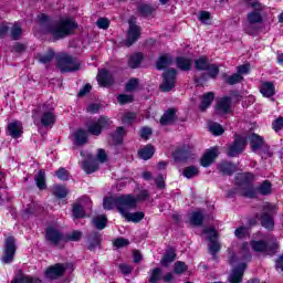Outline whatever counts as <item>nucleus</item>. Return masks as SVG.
<instances>
[{"instance_id": "nucleus-1", "label": "nucleus", "mask_w": 283, "mask_h": 283, "mask_svg": "<svg viewBox=\"0 0 283 283\" xmlns=\"http://www.w3.org/2000/svg\"><path fill=\"white\" fill-rule=\"evenodd\" d=\"M103 207L107 211H112L115 207L124 218L129 211H134L138 207V199L134 195L111 196L104 198Z\"/></svg>"}, {"instance_id": "nucleus-2", "label": "nucleus", "mask_w": 283, "mask_h": 283, "mask_svg": "<svg viewBox=\"0 0 283 283\" xmlns=\"http://www.w3.org/2000/svg\"><path fill=\"white\" fill-rule=\"evenodd\" d=\"M76 28H78V23H76L72 18H66L49 24L45 28V31L53 35L54 39L59 40L65 39V36H70V34H74V30H76Z\"/></svg>"}, {"instance_id": "nucleus-3", "label": "nucleus", "mask_w": 283, "mask_h": 283, "mask_svg": "<svg viewBox=\"0 0 283 283\" xmlns=\"http://www.w3.org/2000/svg\"><path fill=\"white\" fill-rule=\"evenodd\" d=\"M56 67L62 74H67L70 72H78L81 70V61L78 59L67 54L61 53L55 59Z\"/></svg>"}, {"instance_id": "nucleus-4", "label": "nucleus", "mask_w": 283, "mask_h": 283, "mask_svg": "<svg viewBox=\"0 0 283 283\" xmlns=\"http://www.w3.org/2000/svg\"><path fill=\"white\" fill-rule=\"evenodd\" d=\"M255 176L251 172H244L237 177V185H239L240 196L243 198H255V188H253V180Z\"/></svg>"}, {"instance_id": "nucleus-5", "label": "nucleus", "mask_w": 283, "mask_h": 283, "mask_svg": "<svg viewBox=\"0 0 283 283\" xmlns=\"http://www.w3.org/2000/svg\"><path fill=\"white\" fill-rule=\"evenodd\" d=\"M277 213V207L272 203H264L262 207V213L259 217L261 227L264 229H273L275 227V221H273V216Z\"/></svg>"}, {"instance_id": "nucleus-6", "label": "nucleus", "mask_w": 283, "mask_h": 283, "mask_svg": "<svg viewBox=\"0 0 283 283\" xmlns=\"http://www.w3.org/2000/svg\"><path fill=\"white\" fill-rule=\"evenodd\" d=\"M250 147L254 154L261 150V155L265 156V158H271L273 153H271V148L266 143H264V138L255 133L249 136Z\"/></svg>"}, {"instance_id": "nucleus-7", "label": "nucleus", "mask_w": 283, "mask_h": 283, "mask_svg": "<svg viewBox=\"0 0 283 283\" xmlns=\"http://www.w3.org/2000/svg\"><path fill=\"white\" fill-rule=\"evenodd\" d=\"M252 11H250L247 15L248 23H254L260 24L264 21L262 18V12H264V4H262L260 1L254 0L250 3Z\"/></svg>"}, {"instance_id": "nucleus-8", "label": "nucleus", "mask_w": 283, "mask_h": 283, "mask_svg": "<svg viewBox=\"0 0 283 283\" xmlns=\"http://www.w3.org/2000/svg\"><path fill=\"white\" fill-rule=\"evenodd\" d=\"M45 240L46 242H50L52 247L63 249L61 242H65V237H63V233L59 229L51 226L45 229Z\"/></svg>"}, {"instance_id": "nucleus-9", "label": "nucleus", "mask_w": 283, "mask_h": 283, "mask_svg": "<svg viewBox=\"0 0 283 283\" xmlns=\"http://www.w3.org/2000/svg\"><path fill=\"white\" fill-rule=\"evenodd\" d=\"M244 149H247V138L235 136L234 143L230 144L228 148V156L230 158H235V156H240Z\"/></svg>"}, {"instance_id": "nucleus-10", "label": "nucleus", "mask_w": 283, "mask_h": 283, "mask_svg": "<svg viewBox=\"0 0 283 283\" xmlns=\"http://www.w3.org/2000/svg\"><path fill=\"white\" fill-rule=\"evenodd\" d=\"M17 253V245L14 244V239L12 237L7 238L4 243V254L2 255L3 264H10L14 260V254Z\"/></svg>"}, {"instance_id": "nucleus-11", "label": "nucleus", "mask_w": 283, "mask_h": 283, "mask_svg": "<svg viewBox=\"0 0 283 283\" xmlns=\"http://www.w3.org/2000/svg\"><path fill=\"white\" fill-rule=\"evenodd\" d=\"M41 123L43 127H52L54 123H56V115L54 114V108L48 106V104H44L41 108Z\"/></svg>"}, {"instance_id": "nucleus-12", "label": "nucleus", "mask_w": 283, "mask_h": 283, "mask_svg": "<svg viewBox=\"0 0 283 283\" xmlns=\"http://www.w3.org/2000/svg\"><path fill=\"white\" fill-rule=\"evenodd\" d=\"M159 87L161 92H171L176 87V69H170L164 73V82Z\"/></svg>"}, {"instance_id": "nucleus-13", "label": "nucleus", "mask_w": 283, "mask_h": 283, "mask_svg": "<svg viewBox=\"0 0 283 283\" xmlns=\"http://www.w3.org/2000/svg\"><path fill=\"white\" fill-rule=\"evenodd\" d=\"M129 28L127 33V39L125 41V45L127 48H132L138 39H140V27L136 25V22L134 20H129Z\"/></svg>"}, {"instance_id": "nucleus-14", "label": "nucleus", "mask_w": 283, "mask_h": 283, "mask_svg": "<svg viewBox=\"0 0 283 283\" xmlns=\"http://www.w3.org/2000/svg\"><path fill=\"white\" fill-rule=\"evenodd\" d=\"M107 127H109V118L99 117L97 122L88 126L87 132L92 134V136H101L103 129H107Z\"/></svg>"}, {"instance_id": "nucleus-15", "label": "nucleus", "mask_w": 283, "mask_h": 283, "mask_svg": "<svg viewBox=\"0 0 283 283\" xmlns=\"http://www.w3.org/2000/svg\"><path fill=\"white\" fill-rule=\"evenodd\" d=\"M65 271H67V266L63 263H57L45 271V276L49 280H59V277L64 275Z\"/></svg>"}, {"instance_id": "nucleus-16", "label": "nucleus", "mask_w": 283, "mask_h": 283, "mask_svg": "<svg viewBox=\"0 0 283 283\" xmlns=\"http://www.w3.org/2000/svg\"><path fill=\"white\" fill-rule=\"evenodd\" d=\"M247 270V264L241 263L238 268H234L229 275L230 283H242V277H244V271Z\"/></svg>"}, {"instance_id": "nucleus-17", "label": "nucleus", "mask_w": 283, "mask_h": 283, "mask_svg": "<svg viewBox=\"0 0 283 283\" xmlns=\"http://www.w3.org/2000/svg\"><path fill=\"white\" fill-rule=\"evenodd\" d=\"M97 82L101 87H109V85H114V75L107 70H102L97 74Z\"/></svg>"}, {"instance_id": "nucleus-18", "label": "nucleus", "mask_w": 283, "mask_h": 283, "mask_svg": "<svg viewBox=\"0 0 283 283\" xmlns=\"http://www.w3.org/2000/svg\"><path fill=\"white\" fill-rule=\"evenodd\" d=\"M82 169L86 174H94V171H98V160L88 154L87 159L82 163Z\"/></svg>"}, {"instance_id": "nucleus-19", "label": "nucleus", "mask_w": 283, "mask_h": 283, "mask_svg": "<svg viewBox=\"0 0 283 283\" xmlns=\"http://www.w3.org/2000/svg\"><path fill=\"white\" fill-rule=\"evenodd\" d=\"M9 136L11 138H21L23 134V124L19 120H14L8 125Z\"/></svg>"}, {"instance_id": "nucleus-20", "label": "nucleus", "mask_w": 283, "mask_h": 283, "mask_svg": "<svg viewBox=\"0 0 283 283\" xmlns=\"http://www.w3.org/2000/svg\"><path fill=\"white\" fill-rule=\"evenodd\" d=\"M217 114H229V111L231 109V97H222L217 102Z\"/></svg>"}, {"instance_id": "nucleus-21", "label": "nucleus", "mask_w": 283, "mask_h": 283, "mask_svg": "<svg viewBox=\"0 0 283 283\" xmlns=\"http://www.w3.org/2000/svg\"><path fill=\"white\" fill-rule=\"evenodd\" d=\"M218 158V148L209 149L201 158V167H209Z\"/></svg>"}, {"instance_id": "nucleus-22", "label": "nucleus", "mask_w": 283, "mask_h": 283, "mask_svg": "<svg viewBox=\"0 0 283 283\" xmlns=\"http://www.w3.org/2000/svg\"><path fill=\"white\" fill-rule=\"evenodd\" d=\"M88 251H95L96 250V247H101V242H102V239H101V233L96 232V231H92L90 234H88Z\"/></svg>"}, {"instance_id": "nucleus-23", "label": "nucleus", "mask_w": 283, "mask_h": 283, "mask_svg": "<svg viewBox=\"0 0 283 283\" xmlns=\"http://www.w3.org/2000/svg\"><path fill=\"white\" fill-rule=\"evenodd\" d=\"M178 117L176 116V108H169L164 113L159 123L163 126L171 125Z\"/></svg>"}, {"instance_id": "nucleus-24", "label": "nucleus", "mask_w": 283, "mask_h": 283, "mask_svg": "<svg viewBox=\"0 0 283 283\" xmlns=\"http://www.w3.org/2000/svg\"><path fill=\"white\" fill-rule=\"evenodd\" d=\"M216 98V93L208 92L202 95L201 97V105L199 106L201 112H207V108L211 107V103H213V99Z\"/></svg>"}, {"instance_id": "nucleus-25", "label": "nucleus", "mask_w": 283, "mask_h": 283, "mask_svg": "<svg viewBox=\"0 0 283 283\" xmlns=\"http://www.w3.org/2000/svg\"><path fill=\"white\" fill-rule=\"evenodd\" d=\"M260 92L266 98H271V96H275V85L273 82H263L261 84Z\"/></svg>"}, {"instance_id": "nucleus-26", "label": "nucleus", "mask_w": 283, "mask_h": 283, "mask_svg": "<svg viewBox=\"0 0 283 283\" xmlns=\"http://www.w3.org/2000/svg\"><path fill=\"white\" fill-rule=\"evenodd\" d=\"M219 171L223 174V176H231L238 171V166L229 161H223L219 165Z\"/></svg>"}, {"instance_id": "nucleus-27", "label": "nucleus", "mask_w": 283, "mask_h": 283, "mask_svg": "<svg viewBox=\"0 0 283 283\" xmlns=\"http://www.w3.org/2000/svg\"><path fill=\"white\" fill-rule=\"evenodd\" d=\"M156 154V148L153 145H146L144 148L139 149L138 156L142 160H149Z\"/></svg>"}, {"instance_id": "nucleus-28", "label": "nucleus", "mask_w": 283, "mask_h": 283, "mask_svg": "<svg viewBox=\"0 0 283 283\" xmlns=\"http://www.w3.org/2000/svg\"><path fill=\"white\" fill-rule=\"evenodd\" d=\"M74 143L78 146L87 145V130L82 128L77 129L74 133Z\"/></svg>"}, {"instance_id": "nucleus-29", "label": "nucleus", "mask_w": 283, "mask_h": 283, "mask_svg": "<svg viewBox=\"0 0 283 283\" xmlns=\"http://www.w3.org/2000/svg\"><path fill=\"white\" fill-rule=\"evenodd\" d=\"M174 63V59H171V55L169 54H163L159 56V59L156 62L157 70H165L166 67H169Z\"/></svg>"}, {"instance_id": "nucleus-30", "label": "nucleus", "mask_w": 283, "mask_h": 283, "mask_svg": "<svg viewBox=\"0 0 283 283\" xmlns=\"http://www.w3.org/2000/svg\"><path fill=\"white\" fill-rule=\"evenodd\" d=\"M92 224L95 227V229H98V231H103V229L107 227V217L105 214L94 217L92 219Z\"/></svg>"}, {"instance_id": "nucleus-31", "label": "nucleus", "mask_w": 283, "mask_h": 283, "mask_svg": "<svg viewBox=\"0 0 283 283\" xmlns=\"http://www.w3.org/2000/svg\"><path fill=\"white\" fill-rule=\"evenodd\" d=\"M176 261V251L174 249H168L163 259L160 260L161 266H169L171 262Z\"/></svg>"}, {"instance_id": "nucleus-32", "label": "nucleus", "mask_w": 283, "mask_h": 283, "mask_svg": "<svg viewBox=\"0 0 283 283\" xmlns=\"http://www.w3.org/2000/svg\"><path fill=\"white\" fill-rule=\"evenodd\" d=\"M191 65H193V60L187 57H177V67L187 72L191 70Z\"/></svg>"}, {"instance_id": "nucleus-33", "label": "nucleus", "mask_w": 283, "mask_h": 283, "mask_svg": "<svg viewBox=\"0 0 283 283\" xmlns=\"http://www.w3.org/2000/svg\"><path fill=\"white\" fill-rule=\"evenodd\" d=\"M127 222H135L138 223L140 220L145 218V212L138 211V212H128L125 217H123Z\"/></svg>"}, {"instance_id": "nucleus-34", "label": "nucleus", "mask_w": 283, "mask_h": 283, "mask_svg": "<svg viewBox=\"0 0 283 283\" xmlns=\"http://www.w3.org/2000/svg\"><path fill=\"white\" fill-rule=\"evenodd\" d=\"M140 63H143V53H135L129 56L128 66L132 67V70L139 67Z\"/></svg>"}, {"instance_id": "nucleus-35", "label": "nucleus", "mask_w": 283, "mask_h": 283, "mask_svg": "<svg viewBox=\"0 0 283 283\" xmlns=\"http://www.w3.org/2000/svg\"><path fill=\"white\" fill-rule=\"evenodd\" d=\"M36 59L40 63H43L44 65L48 63H52V61H54V50L49 49L46 53L38 54Z\"/></svg>"}, {"instance_id": "nucleus-36", "label": "nucleus", "mask_w": 283, "mask_h": 283, "mask_svg": "<svg viewBox=\"0 0 283 283\" xmlns=\"http://www.w3.org/2000/svg\"><path fill=\"white\" fill-rule=\"evenodd\" d=\"M209 64V59L207 56H201L195 60V70H198L199 72L207 71Z\"/></svg>"}, {"instance_id": "nucleus-37", "label": "nucleus", "mask_w": 283, "mask_h": 283, "mask_svg": "<svg viewBox=\"0 0 283 283\" xmlns=\"http://www.w3.org/2000/svg\"><path fill=\"white\" fill-rule=\"evenodd\" d=\"M256 191L261 193V196H269L273 191V187L271 181L265 180L263 181L258 188Z\"/></svg>"}, {"instance_id": "nucleus-38", "label": "nucleus", "mask_w": 283, "mask_h": 283, "mask_svg": "<svg viewBox=\"0 0 283 283\" xmlns=\"http://www.w3.org/2000/svg\"><path fill=\"white\" fill-rule=\"evenodd\" d=\"M182 174L185 178H188L189 180L191 178H196V176L200 174V170L196 166H188L184 169Z\"/></svg>"}, {"instance_id": "nucleus-39", "label": "nucleus", "mask_w": 283, "mask_h": 283, "mask_svg": "<svg viewBox=\"0 0 283 283\" xmlns=\"http://www.w3.org/2000/svg\"><path fill=\"white\" fill-rule=\"evenodd\" d=\"M149 275H150V277L148 280L149 283H158V282H160V277L163 275V269L155 268V269L150 270Z\"/></svg>"}, {"instance_id": "nucleus-40", "label": "nucleus", "mask_w": 283, "mask_h": 283, "mask_svg": "<svg viewBox=\"0 0 283 283\" xmlns=\"http://www.w3.org/2000/svg\"><path fill=\"white\" fill-rule=\"evenodd\" d=\"M125 136V128L118 127L115 133L112 134L114 145H120Z\"/></svg>"}, {"instance_id": "nucleus-41", "label": "nucleus", "mask_w": 283, "mask_h": 283, "mask_svg": "<svg viewBox=\"0 0 283 283\" xmlns=\"http://www.w3.org/2000/svg\"><path fill=\"white\" fill-rule=\"evenodd\" d=\"M203 220H205V216L200 211L192 212L190 216V222L195 227H200L202 224Z\"/></svg>"}, {"instance_id": "nucleus-42", "label": "nucleus", "mask_w": 283, "mask_h": 283, "mask_svg": "<svg viewBox=\"0 0 283 283\" xmlns=\"http://www.w3.org/2000/svg\"><path fill=\"white\" fill-rule=\"evenodd\" d=\"M245 34H249L250 36H255L258 32H260V27L255 23H249L244 25L243 28Z\"/></svg>"}, {"instance_id": "nucleus-43", "label": "nucleus", "mask_w": 283, "mask_h": 283, "mask_svg": "<svg viewBox=\"0 0 283 283\" xmlns=\"http://www.w3.org/2000/svg\"><path fill=\"white\" fill-rule=\"evenodd\" d=\"M36 187L41 190L45 189V171L40 170L35 177Z\"/></svg>"}, {"instance_id": "nucleus-44", "label": "nucleus", "mask_w": 283, "mask_h": 283, "mask_svg": "<svg viewBox=\"0 0 283 283\" xmlns=\"http://www.w3.org/2000/svg\"><path fill=\"white\" fill-rule=\"evenodd\" d=\"M209 132L214 136H222L224 134V128H222V125L218 123H212L209 125Z\"/></svg>"}, {"instance_id": "nucleus-45", "label": "nucleus", "mask_w": 283, "mask_h": 283, "mask_svg": "<svg viewBox=\"0 0 283 283\" xmlns=\"http://www.w3.org/2000/svg\"><path fill=\"white\" fill-rule=\"evenodd\" d=\"M244 77L242 75L234 73L226 78V83H228V85H237V83H242Z\"/></svg>"}, {"instance_id": "nucleus-46", "label": "nucleus", "mask_w": 283, "mask_h": 283, "mask_svg": "<svg viewBox=\"0 0 283 283\" xmlns=\"http://www.w3.org/2000/svg\"><path fill=\"white\" fill-rule=\"evenodd\" d=\"M53 195L56 198H66L67 197V189L63 186H54L53 187Z\"/></svg>"}, {"instance_id": "nucleus-47", "label": "nucleus", "mask_w": 283, "mask_h": 283, "mask_svg": "<svg viewBox=\"0 0 283 283\" xmlns=\"http://www.w3.org/2000/svg\"><path fill=\"white\" fill-rule=\"evenodd\" d=\"M208 72L210 78H217L218 75L220 74V67L216 64H209L208 67L206 69Z\"/></svg>"}, {"instance_id": "nucleus-48", "label": "nucleus", "mask_w": 283, "mask_h": 283, "mask_svg": "<svg viewBox=\"0 0 283 283\" xmlns=\"http://www.w3.org/2000/svg\"><path fill=\"white\" fill-rule=\"evenodd\" d=\"M11 283H43L39 279H32L30 276L15 277Z\"/></svg>"}, {"instance_id": "nucleus-49", "label": "nucleus", "mask_w": 283, "mask_h": 283, "mask_svg": "<svg viewBox=\"0 0 283 283\" xmlns=\"http://www.w3.org/2000/svg\"><path fill=\"white\" fill-rule=\"evenodd\" d=\"M73 218H85V209H83V206L78 203L73 206Z\"/></svg>"}, {"instance_id": "nucleus-50", "label": "nucleus", "mask_w": 283, "mask_h": 283, "mask_svg": "<svg viewBox=\"0 0 283 283\" xmlns=\"http://www.w3.org/2000/svg\"><path fill=\"white\" fill-rule=\"evenodd\" d=\"M251 247L256 252H263L266 251V242L264 241H252Z\"/></svg>"}, {"instance_id": "nucleus-51", "label": "nucleus", "mask_w": 283, "mask_h": 283, "mask_svg": "<svg viewBox=\"0 0 283 283\" xmlns=\"http://www.w3.org/2000/svg\"><path fill=\"white\" fill-rule=\"evenodd\" d=\"M187 269V264H185V262L181 261H177L174 266V271L177 275H182V273H185Z\"/></svg>"}, {"instance_id": "nucleus-52", "label": "nucleus", "mask_w": 283, "mask_h": 283, "mask_svg": "<svg viewBox=\"0 0 283 283\" xmlns=\"http://www.w3.org/2000/svg\"><path fill=\"white\" fill-rule=\"evenodd\" d=\"M119 105H127V103H134V96L127 94H120L117 97Z\"/></svg>"}, {"instance_id": "nucleus-53", "label": "nucleus", "mask_w": 283, "mask_h": 283, "mask_svg": "<svg viewBox=\"0 0 283 283\" xmlns=\"http://www.w3.org/2000/svg\"><path fill=\"white\" fill-rule=\"evenodd\" d=\"M113 247H116V249H123L125 247H129V240L125 238H117L114 240Z\"/></svg>"}, {"instance_id": "nucleus-54", "label": "nucleus", "mask_w": 283, "mask_h": 283, "mask_svg": "<svg viewBox=\"0 0 283 283\" xmlns=\"http://www.w3.org/2000/svg\"><path fill=\"white\" fill-rule=\"evenodd\" d=\"M136 90H138V78H130L125 86V91L134 92Z\"/></svg>"}, {"instance_id": "nucleus-55", "label": "nucleus", "mask_w": 283, "mask_h": 283, "mask_svg": "<svg viewBox=\"0 0 283 283\" xmlns=\"http://www.w3.org/2000/svg\"><path fill=\"white\" fill-rule=\"evenodd\" d=\"M21 34H22L21 27H19V24L15 23L11 29V36L13 41H19V39H21Z\"/></svg>"}, {"instance_id": "nucleus-56", "label": "nucleus", "mask_w": 283, "mask_h": 283, "mask_svg": "<svg viewBox=\"0 0 283 283\" xmlns=\"http://www.w3.org/2000/svg\"><path fill=\"white\" fill-rule=\"evenodd\" d=\"M138 10L143 17H149V14L154 12V8H151L149 4H140Z\"/></svg>"}, {"instance_id": "nucleus-57", "label": "nucleus", "mask_w": 283, "mask_h": 283, "mask_svg": "<svg viewBox=\"0 0 283 283\" xmlns=\"http://www.w3.org/2000/svg\"><path fill=\"white\" fill-rule=\"evenodd\" d=\"M209 251H210L211 255H216V253H218V251H220V243H218V241H216L211 237H210Z\"/></svg>"}, {"instance_id": "nucleus-58", "label": "nucleus", "mask_w": 283, "mask_h": 283, "mask_svg": "<svg viewBox=\"0 0 283 283\" xmlns=\"http://www.w3.org/2000/svg\"><path fill=\"white\" fill-rule=\"evenodd\" d=\"M234 235H235V238H239V240H242V238H247V235H249V228H247V227H239L234 231Z\"/></svg>"}, {"instance_id": "nucleus-59", "label": "nucleus", "mask_w": 283, "mask_h": 283, "mask_svg": "<svg viewBox=\"0 0 283 283\" xmlns=\"http://www.w3.org/2000/svg\"><path fill=\"white\" fill-rule=\"evenodd\" d=\"M203 233H206V235H208V240L211 242V238L212 240H216L218 238V231H216V228H206L203 229Z\"/></svg>"}, {"instance_id": "nucleus-60", "label": "nucleus", "mask_w": 283, "mask_h": 283, "mask_svg": "<svg viewBox=\"0 0 283 283\" xmlns=\"http://www.w3.org/2000/svg\"><path fill=\"white\" fill-rule=\"evenodd\" d=\"M55 176H57L60 180H70V172L65 168H59Z\"/></svg>"}, {"instance_id": "nucleus-61", "label": "nucleus", "mask_w": 283, "mask_h": 283, "mask_svg": "<svg viewBox=\"0 0 283 283\" xmlns=\"http://www.w3.org/2000/svg\"><path fill=\"white\" fill-rule=\"evenodd\" d=\"M175 159L176 160H189V154L187 150L179 149L175 153Z\"/></svg>"}, {"instance_id": "nucleus-62", "label": "nucleus", "mask_w": 283, "mask_h": 283, "mask_svg": "<svg viewBox=\"0 0 283 283\" xmlns=\"http://www.w3.org/2000/svg\"><path fill=\"white\" fill-rule=\"evenodd\" d=\"M81 238H83V232L78 231V230H74L73 232H71V234L67 237V240H71L72 242H78V240H81Z\"/></svg>"}, {"instance_id": "nucleus-63", "label": "nucleus", "mask_w": 283, "mask_h": 283, "mask_svg": "<svg viewBox=\"0 0 283 283\" xmlns=\"http://www.w3.org/2000/svg\"><path fill=\"white\" fill-rule=\"evenodd\" d=\"M96 25L101 30H107V28H109V20L107 18H101L97 20Z\"/></svg>"}, {"instance_id": "nucleus-64", "label": "nucleus", "mask_w": 283, "mask_h": 283, "mask_svg": "<svg viewBox=\"0 0 283 283\" xmlns=\"http://www.w3.org/2000/svg\"><path fill=\"white\" fill-rule=\"evenodd\" d=\"M123 123H127L128 125L134 123L136 120V114L135 113H126L123 118Z\"/></svg>"}]
</instances>
